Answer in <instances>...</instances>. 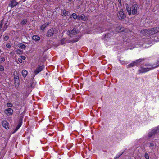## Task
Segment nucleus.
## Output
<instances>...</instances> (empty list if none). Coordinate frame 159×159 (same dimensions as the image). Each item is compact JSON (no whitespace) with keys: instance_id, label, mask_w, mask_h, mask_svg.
<instances>
[{"instance_id":"1","label":"nucleus","mask_w":159,"mask_h":159,"mask_svg":"<svg viewBox=\"0 0 159 159\" xmlns=\"http://www.w3.org/2000/svg\"><path fill=\"white\" fill-rule=\"evenodd\" d=\"M100 30H102L100 32V33H102L104 31H108V32L105 35H103L102 37V38L104 39L107 40L109 38H110L115 33L113 31V28L106 29L102 27H101Z\"/></svg>"},{"instance_id":"2","label":"nucleus","mask_w":159,"mask_h":159,"mask_svg":"<svg viewBox=\"0 0 159 159\" xmlns=\"http://www.w3.org/2000/svg\"><path fill=\"white\" fill-rule=\"evenodd\" d=\"M144 59H139L133 61L128 65L127 66V68H129L133 67L135 66H137L140 64V63L144 61Z\"/></svg>"},{"instance_id":"3","label":"nucleus","mask_w":159,"mask_h":159,"mask_svg":"<svg viewBox=\"0 0 159 159\" xmlns=\"http://www.w3.org/2000/svg\"><path fill=\"white\" fill-rule=\"evenodd\" d=\"M159 133V125L154 128L148 134V137L150 138L153 137Z\"/></svg>"},{"instance_id":"4","label":"nucleus","mask_w":159,"mask_h":159,"mask_svg":"<svg viewBox=\"0 0 159 159\" xmlns=\"http://www.w3.org/2000/svg\"><path fill=\"white\" fill-rule=\"evenodd\" d=\"M57 32L58 31L55 29H50L47 32L46 36L48 37L52 36L54 34H57Z\"/></svg>"},{"instance_id":"5","label":"nucleus","mask_w":159,"mask_h":159,"mask_svg":"<svg viewBox=\"0 0 159 159\" xmlns=\"http://www.w3.org/2000/svg\"><path fill=\"white\" fill-rule=\"evenodd\" d=\"M141 32L144 34L146 36H149L153 34L152 31V28L151 29H146L141 30Z\"/></svg>"},{"instance_id":"6","label":"nucleus","mask_w":159,"mask_h":159,"mask_svg":"<svg viewBox=\"0 0 159 159\" xmlns=\"http://www.w3.org/2000/svg\"><path fill=\"white\" fill-rule=\"evenodd\" d=\"M159 66V64L157 65V66H155L154 67H152L151 68H144V67H141V69L139 70L140 73H143L147 72L151 70L152 69L154 68H155L158 66Z\"/></svg>"},{"instance_id":"7","label":"nucleus","mask_w":159,"mask_h":159,"mask_svg":"<svg viewBox=\"0 0 159 159\" xmlns=\"http://www.w3.org/2000/svg\"><path fill=\"white\" fill-rule=\"evenodd\" d=\"M44 68V66L43 65L40 66L37 68L34 72V75H36L39 72L41 71Z\"/></svg>"},{"instance_id":"8","label":"nucleus","mask_w":159,"mask_h":159,"mask_svg":"<svg viewBox=\"0 0 159 159\" xmlns=\"http://www.w3.org/2000/svg\"><path fill=\"white\" fill-rule=\"evenodd\" d=\"M23 118L22 117H20L19 120V123L16 128L14 132V133L16 131L21 127L22 123Z\"/></svg>"},{"instance_id":"9","label":"nucleus","mask_w":159,"mask_h":159,"mask_svg":"<svg viewBox=\"0 0 159 159\" xmlns=\"http://www.w3.org/2000/svg\"><path fill=\"white\" fill-rule=\"evenodd\" d=\"M18 3L19 2H17L15 0H11L10 1V3L8 5L11 8H12L17 5Z\"/></svg>"},{"instance_id":"10","label":"nucleus","mask_w":159,"mask_h":159,"mask_svg":"<svg viewBox=\"0 0 159 159\" xmlns=\"http://www.w3.org/2000/svg\"><path fill=\"white\" fill-rule=\"evenodd\" d=\"M4 112L7 115L10 116L13 114V111L12 108H8L4 110Z\"/></svg>"},{"instance_id":"11","label":"nucleus","mask_w":159,"mask_h":159,"mask_svg":"<svg viewBox=\"0 0 159 159\" xmlns=\"http://www.w3.org/2000/svg\"><path fill=\"white\" fill-rule=\"evenodd\" d=\"M119 15L118 18L119 19L121 20L125 18L126 16L124 14V12L123 11H120L118 12Z\"/></svg>"},{"instance_id":"12","label":"nucleus","mask_w":159,"mask_h":159,"mask_svg":"<svg viewBox=\"0 0 159 159\" xmlns=\"http://www.w3.org/2000/svg\"><path fill=\"white\" fill-rule=\"evenodd\" d=\"M124 28L122 27V26H118L115 28L114 30H113V31L115 33V32H122Z\"/></svg>"},{"instance_id":"13","label":"nucleus","mask_w":159,"mask_h":159,"mask_svg":"<svg viewBox=\"0 0 159 159\" xmlns=\"http://www.w3.org/2000/svg\"><path fill=\"white\" fill-rule=\"evenodd\" d=\"M67 32L69 33L68 35L70 37L71 36V34L75 35L77 34V30L75 28H74L71 30L68 31Z\"/></svg>"},{"instance_id":"14","label":"nucleus","mask_w":159,"mask_h":159,"mask_svg":"<svg viewBox=\"0 0 159 159\" xmlns=\"http://www.w3.org/2000/svg\"><path fill=\"white\" fill-rule=\"evenodd\" d=\"M3 126L6 129H9V123L6 120L3 121L2 122Z\"/></svg>"},{"instance_id":"15","label":"nucleus","mask_w":159,"mask_h":159,"mask_svg":"<svg viewBox=\"0 0 159 159\" xmlns=\"http://www.w3.org/2000/svg\"><path fill=\"white\" fill-rule=\"evenodd\" d=\"M152 31L153 34L154 35L156 33H159V27H156L152 28Z\"/></svg>"},{"instance_id":"16","label":"nucleus","mask_w":159,"mask_h":159,"mask_svg":"<svg viewBox=\"0 0 159 159\" xmlns=\"http://www.w3.org/2000/svg\"><path fill=\"white\" fill-rule=\"evenodd\" d=\"M62 15L63 16H69V12L68 11L64 9L62 12Z\"/></svg>"},{"instance_id":"17","label":"nucleus","mask_w":159,"mask_h":159,"mask_svg":"<svg viewBox=\"0 0 159 159\" xmlns=\"http://www.w3.org/2000/svg\"><path fill=\"white\" fill-rule=\"evenodd\" d=\"M50 23L49 22L45 23L43 25L40 27V29L43 31H44L45 29L49 25Z\"/></svg>"},{"instance_id":"18","label":"nucleus","mask_w":159,"mask_h":159,"mask_svg":"<svg viewBox=\"0 0 159 159\" xmlns=\"http://www.w3.org/2000/svg\"><path fill=\"white\" fill-rule=\"evenodd\" d=\"M14 77L15 84H18L19 83L20 80L18 76L15 75L14 74Z\"/></svg>"},{"instance_id":"19","label":"nucleus","mask_w":159,"mask_h":159,"mask_svg":"<svg viewBox=\"0 0 159 159\" xmlns=\"http://www.w3.org/2000/svg\"><path fill=\"white\" fill-rule=\"evenodd\" d=\"M126 10L127 11L129 15H130L131 14V7L128 6V4L126 5Z\"/></svg>"},{"instance_id":"20","label":"nucleus","mask_w":159,"mask_h":159,"mask_svg":"<svg viewBox=\"0 0 159 159\" xmlns=\"http://www.w3.org/2000/svg\"><path fill=\"white\" fill-rule=\"evenodd\" d=\"M9 25V23L7 20L5 22L3 28L2 30L3 32L5 31V30L7 28V26Z\"/></svg>"},{"instance_id":"21","label":"nucleus","mask_w":159,"mask_h":159,"mask_svg":"<svg viewBox=\"0 0 159 159\" xmlns=\"http://www.w3.org/2000/svg\"><path fill=\"white\" fill-rule=\"evenodd\" d=\"M80 17L81 19L83 21H86L88 20V17L84 14L81 15Z\"/></svg>"},{"instance_id":"22","label":"nucleus","mask_w":159,"mask_h":159,"mask_svg":"<svg viewBox=\"0 0 159 159\" xmlns=\"http://www.w3.org/2000/svg\"><path fill=\"white\" fill-rule=\"evenodd\" d=\"M40 37L37 35H34L32 37V39L36 41H39L40 40Z\"/></svg>"},{"instance_id":"23","label":"nucleus","mask_w":159,"mask_h":159,"mask_svg":"<svg viewBox=\"0 0 159 159\" xmlns=\"http://www.w3.org/2000/svg\"><path fill=\"white\" fill-rule=\"evenodd\" d=\"M17 46L22 49H24L26 47L24 44L21 43H19L18 44Z\"/></svg>"},{"instance_id":"24","label":"nucleus","mask_w":159,"mask_h":159,"mask_svg":"<svg viewBox=\"0 0 159 159\" xmlns=\"http://www.w3.org/2000/svg\"><path fill=\"white\" fill-rule=\"evenodd\" d=\"M28 71L25 70H23L22 71V74L23 76L24 77H26L28 74Z\"/></svg>"},{"instance_id":"25","label":"nucleus","mask_w":159,"mask_h":159,"mask_svg":"<svg viewBox=\"0 0 159 159\" xmlns=\"http://www.w3.org/2000/svg\"><path fill=\"white\" fill-rule=\"evenodd\" d=\"M79 38H76L72 40H69L68 41L67 43H74L75 42H76L78 41Z\"/></svg>"},{"instance_id":"26","label":"nucleus","mask_w":159,"mask_h":159,"mask_svg":"<svg viewBox=\"0 0 159 159\" xmlns=\"http://www.w3.org/2000/svg\"><path fill=\"white\" fill-rule=\"evenodd\" d=\"M23 51L20 49H18L16 51V54L19 55L22 54L23 53Z\"/></svg>"},{"instance_id":"27","label":"nucleus","mask_w":159,"mask_h":159,"mask_svg":"<svg viewBox=\"0 0 159 159\" xmlns=\"http://www.w3.org/2000/svg\"><path fill=\"white\" fill-rule=\"evenodd\" d=\"M138 5L137 4H135L133 5L132 7V9H135L137 10V9L138 8Z\"/></svg>"},{"instance_id":"28","label":"nucleus","mask_w":159,"mask_h":159,"mask_svg":"<svg viewBox=\"0 0 159 159\" xmlns=\"http://www.w3.org/2000/svg\"><path fill=\"white\" fill-rule=\"evenodd\" d=\"M65 38H63L61 41V44L63 45L67 43H68L67 42H68V41H65Z\"/></svg>"},{"instance_id":"29","label":"nucleus","mask_w":159,"mask_h":159,"mask_svg":"<svg viewBox=\"0 0 159 159\" xmlns=\"http://www.w3.org/2000/svg\"><path fill=\"white\" fill-rule=\"evenodd\" d=\"M27 22V19H23L21 22V24L23 25H25Z\"/></svg>"},{"instance_id":"30","label":"nucleus","mask_w":159,"mask_h":159,"mask_svg":"<svg viewBox=\"0 0 159 159\" xmlns=\"http://www.w3.org/2000/svg\"><path fill=\"white\" fill-rule=\"evenodd\" d=\"M132 11H131V14L133 15H135L137 13V11L136 10L132 9Z\"/></svg>"},{"instance_id":"31","label":"nucleus","mask_w":159,"mask_h":159,"mask_svg":"<svg viewBox=\"0 0 159 159\" xmlns=\"http://www.w3.org/2000/svg\"><path fill=\"white\" fill-rule=\"evenodd\" d=\"M77 15L75 13H73L72 14V17L75 20L78 17H77Z\"/></svg>"},{"instance_id":"32","label":"nucleus","mask_w":159,"mask_h":159,"mask_svg":"<svg viewBox=\"0 0 159 159\" xmlns=\"http://www.w3.org/2000/svg\"><path fill=\"white\" fill-rule=\"evenodd\" d=\"M3 21L4 20L3 19L1 21V23L0 24V30H1V28H2V26L3 25Z\"/></svg>"},{"instance_id":"33","label":"nucleus","mask_w":159,"mask_h":159,"mask_svg":"<svg viewBox=\"0 0 159 159\" xmlns=\"http://www.w3.org/2000/svg\"><path fill=\"white\" fill-rule=\"evenodd\" d=\"M123 152L121 153L118 154L116 156V157L114 158V159H117L119 158L123 154Z\"/></svg>"},{"instance_id":"34","label":"nucleus","mask_w":159,"mask_h":159,"mask_svg":"<svg viewBox=\"0 0 159 159\" xmlns=\"http://www.w3.org/2000/svg\"><path fill=\"white\" fill-rule=\"evenodd\" d=\"M4 70V68L3 66L0 65V71L2 72Z\"/></svg>"},{"instance_id":"35","label":"nucleus","mask_w":159,"mask_h":159,"mask_svg":"<svg viewBox=\"0 0 159 159\" xmlns=\"http://www.w3.org/2000/svg\"><path fill=\"white\" fill-rule=\"evenodd\" d=\"M7 107H13V104L10 103H7Z\"/></svg>"},{"instance_id":"36","label":"nucleus","mask_w":159,"mask_h":159,"mask_svg":"<svg viewBox=\"0 0 159 159\" xmlns=\"http://www.w3.org/2000/svg\"><path fill=\"white\" fill-rule=\"evenodd\" d=\"M144 157L146 159H149V156L147 153H145Z\"/></svg>"},{"instance_id":"37","label":"nucleus","mask_w":159,"mask_h":159,"mask_svg":"<svg viewBox=\"0 0 159 159\" xmlns=\"http://www.w3.org/2000/svg\"><path fill=\"white\" fill-rule=\"evenodd\" d=\"M5 61V59L4 57L1 58L0 59V62L1 63H2L4 62Z\"/></svg>"},{"instance_id":"38","label":"nucleus","mask_w":159,"mask_h":159,"mask_svg":"<svg viewBox=\"0 0 159 159\" xmlns=\"http://www.w3.org/2000/svg\"><path fill=\"white\" fill-rule=\"evenodd\" d=\"M9 38V37L8 36H6L4 38V40L5 41H7Z\"/></svg>"},{"instance_id":"39","label":"nucleus","mask_w":159,"mask_h":159,"mask_svg":"<svg viewBox=\"0 0 159 159\" xmlns=\"http://www.w3.org/2000/svg\"><path fill=\"white\" fill-rule=\"evenodd\" d=\"M6 47L8 48H11V45L9 43H7L6 44Z\"/></svg>"},{"instance_id":"40","label":"nucleus","mask_w":159,"mask_h":159,"mask_svg":"<svg viewBox=\"0 0 159 159\" xmlns=\"http://www.w3.org/2000/svg\"><path fill=\"white\" fill-rule=\"evenodd\" d=\"M33 83H32V82H31V83H30V87H32V88H34V85L33 86Z\"/></svg>"},{"instance_id":"41","label":"nucleus","mask_w":159,"mask_h":159,"mask_svg":"<svg viewBox=\"0 0 159 159\" xmlns=\"http://www.w3.org/2000/svg\"><path fill=\"white\" fill-rule=\"evenodd\" d=\"M21 58L22 59V60H25L26 59V57L25 56H20Z\"/></svg>"},{"instance_id":"42","label":"nucleus","mask_w":159,"mask_h":159,"mask_svg":"<svg viewBox=\"0 0 159 159\" xmlns=\"http://www.w3.org/2000/svg\"><path fill=\"white\" fill-rule=\"evenodd\" d=\"M149 144H150V147H153L154 145V144L153 143H149Z\"/></svg>"},{"instance_id":"43","label":"nucleus","mask_w":159,"mask_h":159,"mask_svg":"<svg viewBox=\"0 0 159 159\" xmlns=\"http://www.w3.org/2000/svg\"><path fill=\"white\" fill-rule=\"evenodd\" d=\"M18 61L20 63H22V60L21 58H19L18 59Z\"/></svg>"},{"instance_id":"44","label":"nucleus","mask_w":159,"mask_h":159,"mask_svg":"<svg viewBox=\"0 0 159 159\" xmlns=\"http://www.w3.org/2000/svg\"><path fill=\"white\" fill-rule=\"evenodd\" d=\"M77 17H78L77 18V19L78 20H80L81 19L80 16L79 15H77Z\"/></svg>"},{"instance_id":"45","label":"nucleus","mask_w":159,"mask_h":159,"mask_svg":"<svg viewBox=\"0 0 159 159\" xmlns=\"http://www.w3.org/2000/svg\"><path fill=\"white\" fill-rule=\"evenodd\" d=\"M118 1L120 5H121V0H118Z\"/></svg>"},{"instance_id":"46","label":"nucleus","mask_w":159,"mask_h":159,"mask_svg":"<svg viewBox=\"0 0 159 159\" xmlns=\"http://www.w3.org/2000/svg\"><path fill=\"white\" fill-rule=\"evenodd\" d=\"M150 66V65H149V64H145V66Z\"/></svg>"},{"instance_id":"47","label":"nucleus","mask_w":159,"mask_h":159,"mask_svg":"<svg viewBox=\"0 0 159 159\" xmlns=\"http://www.w3.org/2000/svg\"><path fill=\"white\" fill-rule=\"evenodd\" d=\"M70 18H73V17H72V15H70Z\"/></svg>"},{"instance_id":"48","label":"nucleus","mask_w":159,"mask_h":159,"mask_svg":"<svg viewBox=\"0 0 159 159\" xmlns=\"http://www.w3.org/2000/svg\"><path fill=\"white\" fill-rule=\"evenodd\" d=\"M26 0H24L23 1V2H25V1H26Z\"/></svg>"},{"instance_id":"49","label":"nucleus","mask_w":159,"mask_h":159,"mask_svg":"<svg viewBox=\"0 0 159 159\" xmlns=\"http://www.w3.org/2000/svg\"><path fill=\"white\" fill-rule=\"evenodd\" d=\"M21 2V1H19V3H20V2Z\"/></svg>"},{"instance_id":"50","label":"nucleus","mask_w":159,"mask_h":159,"mask_svg":"<svg viewBox=\"0 0 159 159\" xmlns=\"http://www.w3.org/2000/svg\"><path fill=\"white\" fill-rule=\"evenodd\" d=\"M55 9H57V8H55Z\"/></svg>"}]
</instances>
